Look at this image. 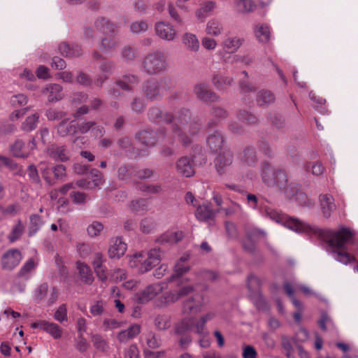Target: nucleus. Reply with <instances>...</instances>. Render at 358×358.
Returning <instances> with one entry per match:
<instances>
[{"label": "nucleus", "instance_id": "1", "mask_svg": "<svg viewBox=\"0 0 358 358\" xmlns=\"http://www.w3.org/2000/svg\"><path fill=\"white\" fill-rule=\"evenodd\" d=\"M262 213L271 220L278 223H281L285 227L296 232L313 233L317 235L324 239L333 249L332 252L335 255L336 260L344 264L356 261L355 257L350 254L352 250L349 246L354 244L353 236L355 234L349 229L341 227L337 231L320 229L303 222L298 219L289 217L269 206L263 207Z\"/></svg>", "mask_w": 358, "mask_h": 358}, {"label": "nucleus", "instance_id": "2", "mask_svg": "<svg viewBox=\"0 0 358 358\" xmlns=\"http://www.w3.org/2000/svg\"><path fill=\"white\" fill-rule=\"evenodd\" d=\"M260 176L267 187L275 189L287 198H292L299 190V184L289 181L285 169L275 167L267 161L261 164Z\"/></svg>", "mask_w": 358, "mask_h": 358}, {"label": "nucleus", "instance_id": "3", "mask_svg": "<svg viewBox=\"0 0 358 358\" xmlns=\"http://www.w3.org/2000/svg\"><path fill=\"white\" fill-rule=\"evenodd\" d=\"M192 120V112L189 108H182L179 109L176 115H173V120L171 123L172 131L178 138V141L185 146L190 145L192 139L187 134V131L190 135H194L198 133L200 127L196 123H188Z\"/></svg>", "mask_w": 358, "mask_h": 358}, {"label": "nucleus", "instance_id": "4", "mask_svg": "<svg viewBox=\"0 0 358 358\" xmlns=\"http://www.w3.org/2000/svg\"><path fill=\"white\" fill-rule=\"evenodd\" d=\"M164 256L160 248H154L148 253L138 252L130 257L129 264L131 268H136L138 273H145L158 265Z\"/></svg>", "mask_w": 358, "mask_h": 358}, {"label": "nucleus", "instance_id": "5", "mask_svg": "<svg viewBox=\"0 0 358 358\" xmlns=\"http://www.w3.org/2000/svg\"><path fill=\"white\" fill-rule=\"evenodd\" d=\"M172 87V81L169 77L150 78L143 83L142 92L147 100L159 101L162 100L164 92L170 90Z\"/></svg>", "mask_w": 358, "mask_h": 358}, {"label": "nucleus", "instance_id": "6", "mask_svg": "<svg viewBox=\"0 0 358 358\" xmlns=\"http://www.w3.org/2000/svg\"><path fill=\"white\" fill-rule=\"evenodd\" d=\"M166 57L160 50L148 54L140 66L141 71L149 76L161 74L166 71Z\"/></svg>", "mask_w": 358, "mask_h": 358}, {"label": "nucleus", "instance_id": "7", "mask_svg": "<svg viewBox=\"0 0 358 358\" xmlns=\"http://www.w3.org/2000/svg\"><path fill=\"white\" fill-rule=\"evenodd\" d=\"M194 326V319L186 317L176 322L173 329V335L177 337L178 346L181 350H187L192 342L191 332Z\"/></svg>", "mask_w": 358, "mask_h": 358}, {"label": "nucleus", "instance_id": "8", "mask_svg": "<svg viewBox=\"0 0 358 358\" xmlns=\"http://www.w3.org/2000/svg\"><path fill=\"white\" fill-rule=\"evenodd\" d=\"M193 93L196 98L205 104L219 102L220 96L210 88V86L203 82L196 83L193 87Z\"/></svg>", "mask_w": 358, "mask_h": 358}, {"label": "nucleus", "instance_id": "9", "mask_svg": "<svg viewBox=\"0 0 358 358\" xmlns=\"http://www.w3.org/2000/svg\"><path fill=\"white\" fill-rule=\"evenodd\" d=\"M234 161V152L229 148L221 151L214 159V165L220 176L225 174Z\"/></svg>", "mask_w": 358, "mask_h": 358}, {"label": "nucleus", "instance_id": "10", "mask_svg": "<svg viewBox=\"0 0 358 358\" xmlns=\"http://www.w3.org/2000/svg\"><path fill=\"white\" fill-rule=\"evenodd\" d=\"M210 118L206 125L207 129L217 127L220 122L229 117V113L224 108L218 105H213L210 109Z\"/></svg>", "mask_w": 358, "mask_h": 358}, {"label": "nucleus", "instance_id": "11", "mask_svg": "<svg viewBox=\"0 0 358 358\" xmlns=\"http://www.w3.org/2000/svg\"><path fill=\"white\" fill-rule=\"evenodd\" d=\"M162 289V286L159 284L150 285L142 292L136 293L135 299L138 303H145L161 293Z\"/></svg>", "mask_w": 358, "mask_h": 358}, {"label": "nucleus", "instance_id": "12", "mask_svg": "<svg viewBox=\"0 0 358 358\" xmlns=\"http://www.w3.org/2000/svg\"><path fill=\"white\" fill-rule=\"evenodd\" d=\"M203 298L201 294H194L183 303L182 311L185 314L196 313L201 310L203 306Z\"/></svg>", "mask_w": 358, "mask_h": 358}, {"label": "nucleus", "instance_id": "13", "mask_svg": "<svg viewBox=\"0 0 358 358\" xmlns=\"http://www.w3.org/2000/svg\"><path fill=\"white\" fill-rule=\"evenodd\" d=\"M206 143L213 152H221L226 143V138L220 131L215 130L208 135Z\"/></svg>", "mask_w": 358, "mask_h": 358}, {"label": "nucleus", "instance_id": "14", "mask_svg": "<svg viewBox=\"0 0 358 358\" xmlns=\"http://www.w3.org/2000/svg\"><path fill=\"white\" fill-rule=\"evenodd\" d=\"M21 259V252L18 250H9L2 257V267L4 269L11 270L19 264Z\"/></svg>", "mask_w": 358, "mask_h": 358}, {"label": "nucleus", "instance_id": "15", "mask_svg": "<svg viewBox=\"0 0 358 358\" xmlns=\"http://www.w3.org/2000/svg\"><path fill=\"white\" fill-rule=\"evenodd\" d=\"M155 29L156 34L163 40L171 41L175 38L176 36V31L175 29L168 22H157L155 24Z\"/></svg>", "mask_w": 358, "mask_h": 358}, {"label": "nucleus", "instance_id": "16", "mask_svg": "<svg viewBox=\"0 0 358 358\" xmlns=\"http://www.w3.org/2000/svg\"><path fill=\"white\" fill-rule=\"evenodd\" d=\"M194 161L187 157H182L176 162V171L182 176L189 178L194 174Z\"/></svg>", "mask_w": 358, "mask_h": 358}, {"label": "nucleus", "instance_id": "17", "mask_svg": "<svg viewBox=\"0 0 358 358\" xmlns=\"http://www.w3.org/2000/svg\"><path fill=\"white\" fill-rule=\"evenodd\" d=\"M48 154L55 161L61 162H66L71 158L70 151L65 145L53 144L48 148Z\"/></svg>", "mask_w": 358, "mask_h": 358}, {"label": "nucleus", "instance_id": "18", "mask_svg": "<svg viewBox=\"0 0 358 358\" xmlns=\"http://www.w3.org/2000/svg\"><path fill=\"white\" fill-rule=\"evenodd\" d=\"M135 138L141 144L148 147L154 146L158 141L157 132L150 129L137 132Z\"/></svg>", "mask_w": 358, "mask_h": 358}, {"label": "nucleus", "instance_id": "19", "mask_svg": "<svg viewBox=\"0 0 358 358\" xmlns=\"http://www.w3.org/2000/svg\"><path fill=\"white\" fill-rule=\"evenodd\" d=\"M148 117L152 122H164L166 124H171L173 120V115L171 113H162L158 107H151L148 112Z\"/></svg>", "mask_w": 358, "mask_h": 358}, {"label": "nucleus", "instance_id": "20", "mask_svg": "<svg viewBox=\"0 0 358 358\" xmlns=\"http://www.w3.org/2000/svg\"><path fill=\"white\" fill-rule=\"evenodd\" d=\"M127 248V245L122 241V238L116 237L111 241V245L108 249V255L112 259H120L124 255Z\"/></svg>", "mask_w": 358, "mask_h": 358}, {"label": "nucleus", "instance_id": "21", "mask_svg": "<svg viewBox=\"0 0 358 358\" xmlns=\"http://www.w3.org/2000/svg\"><path fill=\"white\" fill-rule=\"evenodd\" d=\"M105 261L106 259H103V255L100 252L95 253L92 261V266L95 274L102 282H106L108 279V276L106 273V267L103 264Z\"/></svg>", "mask_w": 358, "mask_h": 358}, {"label": "nucleus", "instance_id": "22", "mask_svg": "<svg viewBox=\"0 0 358 358\" xmlns=\"http://www.w3.org/2000/svg\"><path fill=\"white\" fill-rule=\"evenodd\" d=\"M58 50L60 54L65 57H78L83 54L80 45L75 43L62 42L58 46Z\"/></svg>", "mask_w": 358, "mask_h": 358}, {"label": "nucleus", "instance_id": "23", "mask_svg": "<svg viewBox=\"0 0 358 358\" xmlns=\"http://www.w3.org/2000/svg\"><path fill=\"white\" fill-rule=\"evenodd\" d=\"M56 129L57 134L61 137L76 135L77 134L76 121V120L69 121L68 118L64 119L57 125Z\"/></svg>", "mask_w": 358, "mask_h": 358}, {"label": "nucleus", "instance_id": "24", "mask_svg": "<svg viewBox=\"0 0 358 358\" xmlns=\"http://www.w3.org/2000/svg\"><path fill=\"white\" fill-rule=\"evenodd\" d=\"M96 29L103 34H115L117 32V27L109 20L103 17H98L94 22Z\"/></svg>", "mask_w": 358, "mask_h": 358}, {"label": "nucleus", "instance_id": "25", "mask_svg": "<svg viewBox=\"0 0 358 358\" xmlns=\"http://www.w3.org/2000/svg\"><path fill=\"white\" fill-rule=\"evenodd\" d=\"M43 93L48 94L49 102L54 103L63 99L62 87L58 84L51 83L46 85L43 90Z\"/></svg>", "mask_w": 358, "mask_h": 358}, {"label": "nucleus", "instance_id": "26", "mask_svg": "<svg viewBox=\"0 0 358 358\" xmlns=\"http://www.w3.org/2000/svg\"><path fill=\"white\" fill-rule=\"evenodd\" d=\"M319 199L323 216L329 218L336 209L334 199L329 194H320Z\"/></svg>", "mask_w": 358, "mask_h": 358}, {"label": "nucleus", "instance_id": "27", "mask_svg": "<svg viewBox=\"0 0 358 358\" xmlns=\"http://www.w3.org/2000/svg\"><path fill=\"white\" fill-rule=\"evenodd\" d=\"M240 157L241 162L249 166H255L258 162L256 148L251 145L243 149Z\"/></svg>", "mask_w": 358, "mask_h": 358}, {"label": "nucleus", "instance_id": "28", "mask_svg": "<svg viewBox=\"0 0 358 358\" xmlns=\"http://www.w3.org/2000/svg\"><path fill=\"white\" fill-rule=\"evenodd\" d=\"M275 101V94L267 90H262L259 91L256 96V102L259 107H268L273 103Z\"/></svg>", "mask_w": 358, "mask_h": 358}, {"label": "nucleus", "instance_id": "29", "mask_svg": "<svg viewBox=\"0 0 358 358\" xmlns=\"http://www.w3.org/2000/svg\"><path fill=\"white\" fill-rule=\"evenodd\" d=\"M135 166L131 164H123L117 169V178L119 180L128 181L134 178Z\"/></svg>", "mask_w": 358, "mask_h": 358}, {"label": "nucleus", "instance_id": "30", "mask_svg": "<svg viewBox=\"0 0 358 358\" xmlns=\"http://www.w3.org/2000/svg\"><path fill=\"white\" fill-rule=\"evenodd\" d=\"M216 213L210 206L202 205L197 207L195 215L199 220L208 222L214 220Z\"/></svg>", "mask_w": 358, "mask_h": 358}, {"label": "nucleus", "instance_id": "31", "mask_svg": "<svg viewBox=\"0 0 358 358\" xmlns=\"http://www.w3.org/2000/svg\"><path fill=\"white\" fill-rule=\"evenodd\" d=\"M141 331V327L137 324L131 325L127 329L121 331L117 337L120 342L126 343L137 336Z\"/></svg>", "mask_w": 358, "mask_h": 358}, {"label": "nucleus", "instance_id": "32", "mask_svg": "<svg viewBox=\"0 0 358 358\" xmlns=\"http://www.w3.org/2000/svg\"><path fill=\"white\" fill-rule=\"evenodd\" d=\"M211 81L217 90L224 91L227 86H231L233 84L234 78L216 73L213 76Z\"/></svg>", "mask_w": 358, "mask_h": 358}, {"label": "nucleus", "instance_id": "33", "mask_svg": "<svg viewBox=\"0 0 358 358\" xmlns=\"http://www.w3.org/2000/svg\"><path fill=\"white\" fill-rule=\"evenodd\" d=\"M194 288L192 285L183 286L178 290L167 293L166 300L168 302H175L180 298L194 292Z\"/></svg>", "mask_w": 358, "mask_h": 358}, {"label": "nucleus", "instance_id": "34", "mask_svg": "<svg viewBox=\"0 0 358 358\" xmlns=\"http://www.w3.org/2000/svg\"><path fill=\"white\" fill-rule=\"evenodd\" d=\"M182 43L187 50L197 52L199 49V41L195 34L185 33L182 36Z\"/></svg>", "mask_w": 358, "mask_h": 358}, {"label": "nucleus", "instance_id": "35", "mask_svg": "<svg viewBox=\"0 0 358 358\" xmlns=\"http://www.w3.org/2000/svg\"><path fill=\"white\" fill-rule=\"evenodd\" d=\"M120 56L124 62L130 63L138 57V51L134 46L125 45L120 50Z\"/></svg>", "mask_w": 358, "mask_h": 358}, {"label": "nucleus", "instance_id": "36", "mask_svg": "<svg viewBox=\"0 0 358 358\" xmlns=\"http://www.w3.org/2000/svg\"><path fill=\"white\" fill-rule=\"evenodd\" d=\"M77 268L81 280L86 285H92L94 278L91 268L84 263L78 264Z\"/></svg>", "mask_w": 358, "mask_h": 358}, {"label": "nucleus", "instance_id": "37", "mask_svg": "<svg viewBox=\"0 0 358 358\" xmlns=\"http://www.w3.org/2000/svg\"><path fill=\"white\" fill-rule=\"evenodd\" d=\"M255 34L259 43H266L270 40V29L269 27L266 24L257 25L255 29Z\"/></svg>", "mask_w": 358, "mask_h": 358}, {"label": "nucleus", "instance_id": "38", "mask_svg": "<svg viewBox=\"0 0 358 358\" xmlns=\"http://www.w3.org/2000/svg\"><path fill=\"white\" fill-rule=\"evenodd\" d=\"M183 238L182 232L177 231L170 234H164L157 240L156 243L163 245L164 243H176Z\"/></svg>", "mask_w": 358, "mask_h": 358}, {"label": "nucleus", "instance_id": "39", "mask_svg": "<svg viewBox=\"0 0 358 358\" xmlns=\"http://www.w3.org/2000/svg\"><path fill=\"white\" fill-rule=\"evenodd\" d=\"M243 38L238 37H230L223 41V48L228 52H235L242 45Z\"/></svg>", "mask_w": 358, "mask_h": 358}, {"label": "nucleus", "instance_id": "40", "mask_svg": "<svg viewBox=\"0 0 358 358\" xmlns=\"http://www.w3.org/2000/svg\"><path fill=\"white\" fill-rule=\"evenodd\" d=\"M12 155L16 157L27 158L29 152L26 151L24 143L22 140L17 139L10 146Z\"/></svg>", "mask_w": 358, "mask_h": 358}, {"label": "nucleus", "instance_id": "41", "mask_svg": "<svg viewBox=\"0 0 358 358\" xmlns=\"http://www.w3.org/2000/svg\"><path fill=\"white\" fill-rule=\"evenodd\" d=\"M268 120L269 122L278 129H282L286 127L285 117L279 113H269Z\"/></svg>", "mask_w": 358, "mask_h": 358}, {"label": "nucleus", "instance_id": "42", "mask_svg": "<svg viewBox=\"0 0 358 358\" xmlns=\"http://www.w3.org/2000/svg\"><path fill=\"white\" fill-rule=\"evenodd\" d=\"M39 114L36 113L28 116L25 121L22 124L21 129L24 131L29 132L35 129L38 123Z\"/></svg>", "mask_w": 358, "mask_h": 358}, {"label": "nucleus", "instance_id": "43", "mask_svg": "<svg viewBox=\"0 0 358 358\" xmlns=\"http://www.w3.org/2000/svg\"><path fill=\"white\" fill-rule=\"evenodd\" d=\"M238 119L250 125H255L259 123L257 117L245 110H240L237 113Z\"/></svg>", "mask_w": 358, "mask_h": 358}, {"label": "nucleus", "instance_id": "44", "mask_svg": "<svg viewBox=\"0 0 358 358\" xmlns=\"http://www.w3.org/2000/svg\"><path fill=\"white\" fill-rule=\"evenodd\" d=\"M43 331L50 334L55 339H59L62 337V328L54 322L45 321Z\"/></svg>", "mask_w": 358, "mask_h": 358}, {"label": "nucleus", "instance_id": "45", "mask_svg": "<svg viewBox=\"0 0 358 358\" xmlns=\"http://www.w3.org/2000/svg\"><path fill=\"white\" fill-rule=\"evenodd\" d=\"M145 336L146 343L150 348L155 349L162 345L160 336L157 335L155 332L150 331L145 334Z\"/></svg>", "mask_w": 358, "mask_h": 358}, {"label": "nucleus", "instance_id": "46", "mask_svg": "<svg viewBox=\"0 0 358 358\" xmlns=\"http://www.w3.org/2000/svg\"><path fill=\"white\" fill-rule=\"evenodd\" d=\"M236 7L238 13H245L253 11L256 6L251 0H238Z\"/></svg>", "mask_w": 358, "mask_h": 358}, {"label": "nucleus", "instance_id": "47", "mask_svg": "<svg viewBox=\"0 0 358 358\" xmlns=\"http://www.w3.org/2000/svg\"><path fill=\"white\" fill-rule=\"evenodd\" d=\"M222 29L221 22L216 20H210L206 25L207 34L215 36L221 34Z\"/></svg>", "mask_w": 358, "mask_h": 358}, {"label": "nucleus", "instance_id": "48", "mask_svg": "<svg viewBox=\"0 0 358 358\" xmlns=\"http://www.w3.org/2000/svg\"><path fill=\"white\" fill-rule=\"evenodd\" d=\"M155 325L159 330H166L171 326V318L169 315H159L155 319Z\"/></svg>", "mask_w": 358, "mask_h": 358}, {"label": "nucleus", "instance_id": "49", "mask_svg": "<svg viewBox=\"0 0 358 358\" xmlns=\"http://www.w3.org/2000/svg\"><path fill=\"white\" fill-rule=\"evenodd\" d=\"M43 224L41 217L38 215L34 214L30 216V226L29 235L33 236L40 229Z\"/></svg>", "mask_w": 358, "mask_h": 358}, {"label": "nucleus", "instance_id": "50", "mask_svg": "<svg viewBox=\"0 0 358 358\" xmlns=\"http://www.w3.org/2000/svg\"><path fill=\"white\" fill-rule=\"evenodd\" d=\"M305 169L307 171H311L314 176H319L324 173V167L320 162H308L305 165Z\"/></svg>", "mask_w": 358, "mask_h": 358}, {"label": "nucleus", "instance_id": "51", "mask_svg": "<svg viewBox=\"0 0 358 358\" xmlns=\"http://www.w3.org/2000/svg\"><path fill=\"white\" fill-rule=\"evenodd\" d=\"M219 210L224 211L227 216L240 214L242 212L241 206L234 201H229V205L227 207H221Z\"/></svg>", "mask_w": 358, "mask_h": 358}, {"label": "nucleus", "instance_id": "52", "mask_svg": "<svg viewBox=\"0 0 358 358\" xmlns=\"http://www.w3.org/2000/svg\"><path fill=\"white\" fill-rule=\"evenodd\" d=\"M40 171L43 178L49 185H54L55 184V181L51 176L52 174V168L48 167L45 164H41Z\"/></svg>", "mask_w": 358, "mask_h": 358}, {"label": "nucleus", "instance_id": "53", "mask_svg": "<svg viewBox=\"0 0 358 358\" xmlns=\"http://www.w3.org/2000/svg\"><path fill=\"white\" fill-rule=\"evenodd\" d=\"M54 180L64 181L66 177V167L62 164H57L52 167Z\"/></svg>", "mask_w": 358, "mask_h": 358}, {"label": "nucleus", "instance_id": "54", "mask_svg": "<svg viewBox=\"0 0 358 358\" xmlns=\"http://www.w3.org/2000/svg\"><path fill=\"white\" fill-rule=\"evenodd\" d=\"M95 125V121H83L76 122V133L80 134H85Z\"/></svg>", "mask_w": 358, "mask_h": 358}, {"label": "nucleus", "instance_id": "55", "mask_svg": "<svg viewBox=\"0 0 358 358\" xmlns=\"http://www.w3.org/2000/svg\"><path fill=\"white\" fill-rule=\"evenodd\" d=\"M92 342L94 348L100 351H106L108 348V344L106 340L99 334H94L92 336Z\"/></svg>", "mask_w": 358, "mask_h": 358}, {"label": "nucleus", "instance_id": "56", "mask_svg": "<svg viewBox=\"0 0 358 358\" xmlns=\"http://www.w3.org/2000/svg\"><path fill=\"white\" fill-rule=\"evenodd\" d=\"M154 174V171L150 169H138L135 166L134 178L139 180H145L151 178Z\"/></svg>", "mask_w": 358, "mask_h": 358}, {"label": "nucleus", "instance_id": "57", "mask_svg": "<svg viewBox=\"0 0 358 358\" xmlns=\"http://www.w3.org/2000/svg\"><path fill=\"white\" fill-rule=\"evenodd\" d=\"M130 208L132 212L138 213L140 211L147 210L148 202L145 199L132 201L130 204Z\"/></svg>", "mask_w": 358, "mask_h": 358}, {"label": "nucleus", "instance_id": "58", "mask_svg": "<svg viewBox=\"0 0 358 358\" xmlns=\"http://www.w3.org/2000/svg\"><path fill=\"white\" fill-rule=\"evenodd\" d=\"M24 225L20 220L17 221V223L13 227L10 234L9 235V239L10 242H14L18 239L24 231Z\"/></svg>", "mask_w": 358, "mask_h": 358}, {"label": "nucleus", "instance_id": "59", "mask_svg": "<svg viewBox=\"0 0 358 358\" xmlns=\"http://www.w3.org/2000/svg\"><path fill=\"white\" fill-rule=\"evenodd\" d=\"M155 227V222L152 218L145 217L141 222V230L144 234H150Z\"/></svg>", "mask_w": 358, "mask_h": 358}, {"label": "nucleus", "instance_id": "60", "mask_svg": "<svg viewBox=\"0 0 358 358\" xmlns=\"http://www.w3.org/2000/svg\"><path fill=\"white\" fill-rule=\"evenodd\" d=\"M148 23L144 20L135 21L130 25V31L134 34L145 32L148 29Z\"/></svg>", "mask_w": 358, "mask_h": 358}, {"label": "nucleus", "instance_id": "61", "mask_svg": "<svg viewBox=\"0 0 358 358\" xmlns=\"http://www.w3.org/2000/svg\"><path fill=\"white\" fill-rule=\"evenodd\" d=\"M117 144L120 149L123 150L126 152H130L134 149L131 139L128 136H124L118 138Z\"/></svg>", "mask_w": 358, "mask_h": 358}, {"label": "nucleus", "instance_id": "62", "mask_svg": "<svg viewBox=\"0 0 358 358\" xmlns=\"http://www.w3.org/2000/svg\"><path fill=\"white\" fill-rule=\"evenodd\" d=\"M117 45V42L112 38H103L100 44V48L102 51H109L114 49Z\"/></svg>", "mask_w": 358, "mask_h": 358}, {"label": "nucleus", "instance_id": "63", "mask_svg": "<svg viewBox=\"0 0 358 358\" xmlns=\"http://www.w3.org/2000/svg\"><path fill=\"white\" fill-rule=\"evenodd\" d=\"M76 82L85 87H91L93 83V80L91 77L83 71L78 72L76 78Z\"/></svg>", "mask_w": 358, "mask_h": 358}, {"label": "nucleus", "instance_id": "64", "mask_svg": "<svg viewBox=\"0 0 358 358\" xmlns=\"http://www.w3.org/2000/svg\"><path fill=\"white\" fill-rule=\"evenodd\" d=\"M10 103L14 107H20L27 103V97L24 94H18L10 97Z\"/></svg>", "mask_w": 358, "mask_h": 358}]
</instances>
